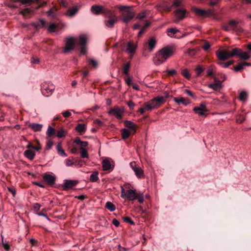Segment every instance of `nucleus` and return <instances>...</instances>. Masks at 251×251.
Wrapping results in <instances>:
<instances>
[{"mask_svg":"<svg viewBox=\"0 0 251 251\" xmlns=\"http://www.w3.org/2000/svg\"><path fill=\"white\" fill-rule=\"evenodd\" d=\"M174 51V48L172 47H166L162 48L156 53L153 58L154 64L159 65L165 62Z\"/></svg>","mask_w":251,"mask_h":251,"instance_id":"f257e3e1","label":"nucleus"},{"mask_svg":"<svg viewBox=\"0 0 251 251\" xmlns=\"http://www.w3.org/2000/svg\"><path fill=\"white\" fill-rule=\"evenodd\" d=\"M118 8L122 12L121 17L122 21L125 24L128 23L135 16V13L131 7L120 5Z\"/></svg>","mask_w":251,"mask_h":251,"instance_id":"f03ea898","label":"nucleus"},{"mask_svg":"<svg viewBox=\"0 0 251 251\" xmlns=\"http://www.w3.org/2000/svg\"><path fill=\"white\" fill-rule=\"evenodd\" d=\"M104 17L106 18L104 20V24L107 28H112L118 22V17L115 11L110 9L105 11Z\"/></svg>","mask_w":251,"mask_h":251,"instance_id":"7ed1b4c3","label":"nucleus"},{"mask_svg":"<svg viewBox=\"0 0 251 251\" xmlns=\"http://www.w3.org/2000/svg\"><path fill=\"white\" fill-rule=\"evenodd\" d=\"M163 97H157L144 104V108L147 110H151L159 108L165 102Z\"/></svg>","mask_w":251,"mask_h":251,"instance_id":"20e7f679","label":"nucleus"},{"mask_svg":"<svg viewBox=\"0 0 251 251\" xmlns=\"http://www.w3.org/2000/svg\"><path fill=\"white\" fill-rule=\"evenodd\" d=\"M54 89V85L50 82H43L41 86V91L42 94L47 97L52 94Z\"/></svg>","mask_w":251,"mask_h":251,"instance_id":"39448f33","label":"nucleus"},{"mask_svg":"<svg viewBox=\"0 0 251 251\" xmlns=\"http://www.w3.org/2000/svg\"><path fill=\"white\" fill-rule=\"evenodd\" d=\"M138 193L136 192L135 189H128L125 191L123 187H121V197L123 199H127L129 201H134L136 200L137 194Z\"/></svg>","mask_w":251,"mask_h":251,"instance_id":"423d86ee","label":"nucleus"},{"mask_svg":"<svg viewBox=\"0 0 251 251\" xmlns=\"http://www.w3.org/2000/svg\"><path fill=\"white\" fill-rule=\"evenodd\" d=\"M174 13L177 18L174 22L177 23L178 21L182 20L186 17L187 11L184 8H178L174 11Z\"/></svg>","mask_w":251,"mask_h":251,"instance_id":"0eeeda50","label":"nucleus"},{"mask_svg":"<svg viewBox=\"0 0 251 251\" xmlns=\"http://www.w3.org/2000/svg\"><path fill=\"white\" fill-rule=\"evenodd\" d=\"M124 112V107L120 108L118 106H115L113 108L110 109L108 113L109 115H114L117 119H120L122 118V114Z\"/></svg>","mask_w":251,"mask_h":251,"instance_id":"6e6552de","label":"nucleus"},{"mask_svg":"<svg viewBox=\"0 0 251 251\" xmlns=\"http://www.w3.org/2000/svg\"><path fill=\"white\" fill-rule=\"evenodd\" d=\"M87 42V37L86 35H81L79 36V44L80 46V54H85L87 52L86 44Z\"/></svg>","mask_w":251,"mask_h":251,"instance_id":"1a4fd4ad","label":"nucleus"},{"mask_svg":"<svg viewBox=\"0 0 251 251\" xmlns=\"http://www.w3.org/2000/svg\"><path fill=\"white\" fill-rule=\"evenodd\" d=\"M216 55L221 61H225L231 58L230 51L226 50H217Z\"/></svg>","mask_w":251,"mask_h":251,"instance_id":"9d476101","label":"nucleus"},{"mask_svg":"<svg viewBox=\"0 0 251 251\" xmlns=\"http://www.w3.org/2000/svg\"><path fill=\"white\" fill-rule=\"evenodd\" d=\"M109 9L104 8L103 6L99 5H93L91 7V12L95 15H99L101 13L104 16V12Z\"/></svg>","mask_w":251,"mask_h":251,"instance_id":"9b49d317","label":"nucleus"},{"mask_svg":"<svg viewBox=\"0 0 251 251\" xmlns=\"http://www.w3.org/2000/svg\"><path fill=\"white\" fill-rule=\"evenodd\" d=\"M75 40L73 37L66 38L65 47L64 48L65 52H68L72 50L75 45Z\"/></svg>","mask_w":251,"mask_h":251,"instance_id":"f8f14e48","label":"nucleus"},{"mask_svg":"<svg viewBox=\"0 0 251 251\" xmlns=\"http://www.w3.org/2000/svg\"><path fill=\"white\" fill-rule=\"evenodd\" d=\"M193 110L200 116H204L205 112L207 111L206 105L204 103H201L198 106H195Z\"/></svg>","mask_w":251,"mask_h":251,"instance_id":"ddd939ff","label":"nucleus"},{"mask_svg":"<svg viewBox=\"0 0 251 251\" xmlns=\"http://www.w3.org/2000/svg\"><path fill=\"white\" fill-rule=\"evenodd\" d=\"M43 178L45 182H46L48 185L50 186L53 185L54 184L56 180L55 176L48 174H44L43 176Z\"/></svg>","mask_w":251,"mask_h":251,"instance_id":"4468645a","label":"nucleus"},{"mask_svg":"<svg viewBox=\"0 0 251 251\" xmlns=\"http://www.w3.org/2000/svg\"><path fill=\"white\" fill-rule=\"evenodd\" d=\"M31 25L37 30H38L46 27V23L44 20L40 19L35 22L32 23Z\"/></svg>","mask_w":251,"mask_h":251,"instance_id":"2eb2a0df","label":"nucleus"},{"mask_svg":"<svg viewBox=\"0 0 251 251\" xmlns=\"http://www.w3.org/2000/svg\"><path fill=\"white\" fill-rule=\"evenodd\" d=\"M193 10L195 13V14L199 16H206L211 14L212 13L211 10H205L197 8H193Z\"/></svg>","mask_w":251,"mask_h":251,"instance_id":"dca6fc26","label":"nucleus"},{"mask_svg":"<svg viewBox=\"0 0 251 251\" xmlns=\"http://www.w3.org/2000/svg\"><path fill=\"white\" fill-rule=\"evenodd\" d=\"M78 183L76 180H65L63 184L64 189H69L75 186Z\"/></svg>","mask_w":251,"mask_h":251,"instance_id":"f3484780","label":"nucleus"},{"mask_svg":"<svg viewBox=\"0 0 251 251\" xmlns=\"http://www.w3.org/2000/svg\"><path fill=\"white\" fill-rule=\"evenodd\" d=\"M174 100L178 104H182L185 106L190 103V101L187 99L183 97L175 98Z\"/></svg>","mask_w":251,"mask_h":251,"instance_id":"a211bd4d","label":"nucleus"},{"mask_svg":"<svg viewBox=\"0 0 251 251\" xmlns=\"http://www.w3.org/2000/svg\"><path fill=\"white\" fill-rule=\"evenodd\" d=\"M79 7L77 6H75L71 8L68 10L66 15L70 17L74 16L78 12Z\"/></svg>","mask_w":251,"mask_h":251,"instance_id":"6ab92c4d","label":"nucleus"},{"mask_svg":"<svg viewBox=\"0 0 251 251\" xmlns=\"http://www.w3.org/2000/svg\"><path fill=\"white\" fill-rule=\"evenodd\" d=\"M156 44V41L154 38H151L148 42V46L150 51H152Z\"/></svg>","mask_w":251,"mask_h":251,"instance_id":"aec40b11","label":"nucleus"},{"mask_svg":"<svg viewBox=\"0 0 251 251\" xmlns=\"http://www.w3.org/2000/svg\"><path fill=\"white\" fill-rule=\"evenodd\" d=\"M29 126L33 131L37 132L41 130L43 125L40 124L32 123L29 124Z\"/></svg>","mask_w":251,"mask_h":251,"instance_id":"412c9836","label":"nucleus"},{"mask_svg":"<svg viewBox=\"0 0 251 251\" xmlns=\"http://www.w3.org/2000/svg\"><path fill=\"white\" fill-rule=\"evenodd\" d=\"M133 171L136 176L138 178H141L144 177V171L140 167H137L133 169Z\"/></svg>","mask_w":251,"mask_h":251,"instance_id":"4be33fe9","label":"nucleus"},{"mask_svg":"<svg viewBox=\"0 0 251 251\" xmlns=\"http://www.w3.org/2000/svg\"><path fill=\"white\" fill-rule=\"evenodd\" d=\"M24 155L26 158H28L30 160H32L34 159L35 155V153L32 150H27L25 151Z\"/></svg>","mask_w":251,"mask_h":251,"instance_id":"5701e85b","label":"nucleus"},{"mask_svg":"<svg viewBox=\"0 0 251 251\" xmlns=\"http://www.w3.org/2000/svg\"><path fill=\"white\" fill-rule=\"evenodd\" d=\"M136 49V47L133 43L129 42L127 45L126 51L130 54L133 53Z\"/></svg>","mask_w":251,"mask_h":251,"instance_id":"b1692460","label":"nucleus"},{"mask_svg":"<svg viewBox=\"0 0 251 251\" xmlns=\"http://www.w3.org/2000/svg\"><path fill=\"white\" fill-rule=\"evenodd\" d=\"M125 126L127 128L131 129L135 132L136 129V125L130 121H126L124 122Z\"/></svg>","mask_w":251,"mask_h":251,"instance_id":"393cba45","label":"nucleus"},{"mask_svg":"<svg viewBox=\"0 0 251 251\" xmlns=\"http://www.w3.org/2000/svg\"><path fill=\"white\" fill-rule=\"evenodd\" d=\"M75 130L80 134L83 133L86 130L85 125L82 124H78L75 127Z\"/></svg>","mask_w":251,"mask_h":251,"instance_id":"a878e982","label":"nucleus"},{"mask_svg":"<svg viewBox=\"0 0 251 251\" xmlns=\"http://www.w3.org/2000/svg\"><path fill=\"white\" fill-rule=\"evenodd\" d=\"M182 0H175L169 8L170 9L171 8H173L176 9L178 8L179 7L181 6L182 5Z\"/></svg>","mask_w":251,"mask_h":251,"instance_id":"bb28decb","label":"nucleus"},{"mask_svg":"<svg viewBox=\"0 0 251 251\" xmlns=\"http://www.w3.org/2000/svg\"><path fill=\"white\" fill-rule=\"evenodd\" d=\"M102 166L104 171H108L111 168V164L110 162L107 160L102 161Z\"/></svg>","mask_w":251,"mask_h":251,"instance_id":"cd10ccee","label":"nucleus"},{"mask_svg":"<svg viewBox=\"0 0 251 251\" xmlns=\"http://www.w3.org/2000/svg\"><path fill=\"white\" fill-rule=\"evenodd\" d=\"M181 75L185 78L190 80L191 78V74L187 69H184L181 71Z\"/></svg>","mask_w":251,"mask_h":251,"instance_id":"c85d7f7f","label":"nucleus"},{"mask_svg":"<svg viewBox=\"0 0 251 251\" xmlns=\"http://www.w3.org/2000/svg\"><path fill=\"white\" fill-rule=\"evenodd\" d=\"M56 149L58 153L62 156H67V154L62 149L61 144L59 143L56 146Z\"/></svg>","mask_w":251,"mask_h":251,"instance_id":"c756f323","label":"nucleus"},{"mask_svg":"<svg viewBox=\"0 0 251 251\" xmlns=\"http://www.w3.org/2000/svg\"><path fill=\"white\" fill-rule=\"evenodd\" d=\"M241 51V49L239 48H235L232 50L231 52H230V54L231 57H232L234 56H237L238 57L239 56L240 52Z\"/></svg>","mask_w":251,"mask_h":251,"instance_id":"7c9ffc66","label":"nucleus"},{"mask_svg":"<svg viewBox=\"0 0 251 251\" xmlns=\"http://www.w3.org/2000/svg\"><path fill=\"white\" fill-rule=\"evenodd\" d=\"M47 14L49 17L54 18L56 15V10L51 8L47 12Z\"/></svg>","mask_w":251,"mask_h":251,"instance_id":"2f4dec72","label":"nucleus"},{"mask_svg":"<svg viewBox=\"0 0 251 251\" xmlns=\"http://www.w3.org/2000/svg\"><path fill=\"white\" fill-rule=\"evenodd\" d=\"M238 22L236 21V20H232L231 21H230L228 23V25H230L232 27H231V29L234 30V31H237V29H236V26H237V25H238Z\"/></svg>","mask_w":251,"mask_h":251,"instance_id":"473e14b6","label":"nucleus"},{"mask_svg":"<svg viewBox=\"0 0 251 251\" xmlns=\"http://www.w3.org/2000/svg\"><path fill=\"white\" fill-rule=\"evenodd\" d=\"M105 207L111 212L115 211L116 209L115 206L110 201L106 202Z\"/></svg>","mask_w":251,"mask_h":251,"instance_id":"72a5a7b5","label":"nucleus"},{"mask_svg":"<svg viewBox=\"0 0 251 251\" xmlns=\"http://www.w3.org/2000/svg\"><path fill=\"white\" fill-rule=\"evenodd\" d=\"M98 172H94L90 176V181L91 182H96L99 179Z\"/></svg>","mask_w":251,"mask_h":251,"instance_id":"f704fd0d","label":"nucleus"},{"mask_svg":"<svg viewBox=\"0 0 251 251\" xmlns=\"http://www.w3.org/2000/svg\"><path fill=\"white\" fill-rule=\"evenodd\" d=\"M208 87L213 89L215 91H218L221 88V85L220 83L210 84L208 85Z\"/></svg>","mask_w":251,"mask_h":251,"instance_id":"c9c22d12","label":"nucleus"},{"mask_svg":"<svg viewBox=\"0 0 251 251\" xmlns=\"http://www.w3.org/2000/svg\"><path fill=\"white\" fill-rule=\"evenodd\" d=\"M122 138L123 139H127L130 135V131L126 129H123L121 131Z\"/></svg>","mask_w":251,"mask_h":251,"instance_id":"e433bc0d","label":"nucleus"},{"mask_svg":"<svg viewBox=\"0 0 251 251\" xmlns=\"http://www.w3.org/2000/svg\"><path fill=\"white\" fill-rule=\"evenodd\" d=\"M79 150H80V155L82 158H88V154L87 150L83 148V147H80Z\"/></svg>","mask_w":251,"mask_h":251,"instance_id":"4c0bfd02","label":"nucleus"},{"mask_svg":"<svg viewBox=\"0 0 251 251\" xmlns=\"http://www.w3.org/2000/svg\"><path fill=\"white\" fill-rule=\"evenodd\" d=\"M130 67V62L126 63L123 68L122 71L123 74L128 75L129 70Z\"/></svg>","mask_w":251,"mask_h":251,"instance_id":"58836bf2","label":"nucleus"},{"mask_svg":"<svg viewBox=\"0 0 251 251\" xmlns=\"http://www.w3.org/2000/svg\"><path fill=\"white\" fill-rule=\"evenodd\" d=\"M248 95L246 91H242L240 92L239 95V100L241 101H245L247 99Z\"/></svg>","mask_w":251,"mask_h":251,"instance_id":"ea45409f","label":"nucleus"},{"mask_svg":"<svg viewBox=\"0 0 251 251\" xmlns=\"http://www.w3.org/2000/svg\"><path fill=\"white\" fill-rule=\"evenodd\" d=\"M13 2L16 3L17 2H21L23 4H30L34 1H38V0H12Z\"/></svg>","mask_w":251,"mask_h":251,"instance_id":"a19ab883","label":"nucleus"},{"mask_svg":"<svg viewBox=\"0 0 251 251\" xmlns=\"http://www.w3.org/2000/svg\"><path fill=\"white\" fill-rule=\"evenodd\" d=\"M204 69L201 66L199 65L195 69V71L197 73V76H199L204 71Z\"/></svg>","mask_w":251,"mask_h":251,"instance_id":"79ce46f5","label":"nucleus"},{"mask_svg":"<svg viewBox=\"0 0 251 251\" xmlns=\"http://www.w3.org/2000/svg\"><path fill=\"white\" fill-rule=\"evenodd\" d=\"M58 27V25L55 24H51L48 27V30L50 32H54Z\"/></svg>","mask_w":251,"mask_h":251,"instance_id":"37998d69","label":"nucleus"},{"mask_svg":"<svg viewBox=\"0 0 251 251\" xmlns=\"http://www.w3.org/2000/svg\"><path fill=\"white\" fill-rule=\"evenodd\" d=\"M149 25H150V23L147 21H146L145 25L138 32V36H140L142 35V34L144 32L145 30L149 26Z\"/></svg>","mask_w":251,"mask_h":251,"instance_id":"c03bdc74","label":"nucleus"},{"mask_svg":"<svg viewBox=\"0 0 251 251\" xmlns=\"http://www.w3.org/2000/svg\"><path fill=\"white\" fill-rule=\"evenodd\" d=\"M137 200L140 203H142L144 201V195L143 193H138L137 194Z\"/></svg>","mask_w":251,"mask_h":251,"instance_id":"a18cd8bd","label":"nucleus"},{"mask_svg":"<svg viewBox=\"0 0 251 251\" xmlns=\"http://www.w3.org/2000/svg\"><path fill=\"white\" fill-rule=\"evenodd\" d=\"M233 63H234V61L233 60H230V61H228L227 62H225V63H224V62H219V64L221 66H222V67H224V68H227L230 65L232 64Z\"/></svg>","mask_w":251,"mask_h":251,"instance_id":"49530a36","label":"nucleus"},{"mask_svg":"<svg viewBox=\"0 0 251 251\" xmlns=\"http://www.w3.org/2000/svg\"><path fill=\"white\" fill-rule=\"evenodd\" d=\"M54 129L50 126H49L47 131V135L48 137H50L51 135H52L54 134Z\"/></svg>","mask_w":251,"mask_h":251,"instance_id":"de8ad7c7","label":"nucleus"},{"mask_svg":"<svg viewBox=\"0 0 251 251\" xmlns=\"http://www.w3.org/2000/svg\"><path fill=\"white\" fill-rule=\"evenodd\" d=\"M167 31H168V33L169 36H172L173 35H174L178 31V30L176 28H168Z\"/></svg>","mask_w":251,"mask_h":251,"instance_id":"09e8293b","label":"nucleus"},{"mask_svg":"<svg viewBox=\"0 0 251 251\" xmlns=\"http://www.w3.org/2000/svg\"><path fill=\"white\" fill-rule=\"evenodd\" d=\"M239 57H240L242 59L247 60V59H249L250 55L248 54V53L247 52H242V51H241Z\"/></svg>","mask_w":251,"mask_h":251,"instance_id":"8fccbe9b","label":"nucleus"},{"mask_svg":"<svg viewBox=\"0 0 251 251\" xmlns=\"http://www.w3.org/2000/svg\"><path fill=\"white\" fill-rule=\"evenodd\" d=\"M66 134V131L62 128L57 133V137L58 138H62L65 136Z\"/></svg>","mask_w":251,"mask_h":251,"instance_id":"3c124183","label":"nucleus"},{"mask_svg":"<svg viewBox=\"0 0 251 251\" xmlns=\"http://www.w3.org/2000/svg\"><path fill=\"white\" fill-rule=\"evenodd\" d=\"M147 15V12L144 11L139 13L137 16V18L140 20H142L146 17Z\"/></svg>","mask_w":251,"mask_h":251,"instance_id":"603ef678","label":"nucleus"},{"mask_svg":"<svg viewBox=\"0 0 251 251\" xmlns=\"http://www.w3.org/2000/svg\"><path fill=\"white\" fill-rule=\"evenodd\" d=\"M244 66L242 63H239L236 66L234 67V70L235 72H238L244 68Z\"/></svg>","mask_w":251,"mask_h":251,"instance_id":"864d4df0","label":"nucleus"},{"mask_svg":"<svg viewBox=\"0 0 251 251\" xmlns=\"http://www.w3.org/2000/svg\"><path fill=\"white\" fill-rule=\"evenodd\" d=\"M71 111H73V112H75L73 110H67L62 113V115L65 118H68L71 116Z\"/></svg>","mask_w":251,"mask_h":251,"instance_id":"5fc2aeb1","label":"nucleus"},{"mask_svg":"<svg viewBox=\"0 0 251 251\" xmlns=\"http://www.w3.org/2000/svg\"><path fill=\"white\" fill-rule=\"evenodd\" d=\"M124 222L127 223H129L130 224V225H134V222L130 218L128 217H125L124 218Z\"/></svg>","mask_w":251,"mask_h":251,"instance_id":"6e6d98bb","label":"nucleus"},{"mask_svg":"<svg viewBox=\"0 0 251 251\" xmlns=\"http://www.w3.org/2000/svg\"><path fill=\"white\" fill-rule=\"evenodd\" d=\"M32 11V10L30 9V8H25L21 11V13L22 14H23L24 15H25L26 14H31Z\"/></svg>","mask_w":251,"mask_h":251,"instance_id":"4d7b16f0","label":"nucleus"},{"mask_svg":"<svg viewBox=\"0 0 251 251\" xmlns=\"http://www.w3.org/2000/svg\"><path fill=\"white\" fill-rule=\"evenodd\" d=\"M53 146V142L50 140L49 141H47V144H46V149L47 150H50L51 147H52Z\"/></svg>","mask_w":251,"mask_h":251,"instance_id":"13d9d810","label":"nucleus"},{"mask_svg":"<svg viewBox=\"0 0 251 251\" xmlns=\"http://www.w3.org/2000/svg\"><path fill=\"white\" fill-rule=\"evenodd\" d=\"M170 7H171V5L170 6L168 5L167 4V2L164 3L162 5V7H163V9L166 11H170L172 9H173V8H171L170 9L169 8Z\"/></svg>","mask_w":251,"mask_h":251,"instance_id":"bf43d9fd","label":"nucleus"},{"mask_svg":"<svg viewBox=\"0 0 251 251\" xmlns=\"http://www.w3.org/2000/svg\"><path fill=\"white\" fill-rule=\"evenodd\" d=\"M245 119L243 116L240 115L236 119V121L238 123L241 124L244 121Z\"/></svg>","mask_w":251,"mask_h":251,"instance_id":"052dcab7","label":"nucleus"},{"mask_svg":"<svg viewBox=\"0 0 251 251\" xmlns=\"http://www.w3.org/2000/svg\"><path fill=\"white\" fill-rule=\"evenodd\" d=\"M184 92H185V93L187 94L188 96L191 97L193 98H194L195 97L194 94L192 93V92H191L189 90L185 89V90H184Z\"/></svg>","mask_w":251,"mask_h":251,"instance_id":"680f3d73","label":"nucleus"},{"mask_svg":"<svg viewBox=\"0 0 251 251\" xmlns=\"http://www.w3.org/2000/svg\"><path fill=\"white\" fill-rule=\"evenodd\" d=\"M74 164V162L71 159H68L66 160V165L67 166H71Z\"/></svg>","mask_w":251,"mask_h":251,"instance_id":"e2e57ef3","label":"nucleus"},{"mask_svg":"<svg viewBox=\"0 0 251 251\" xmlns=\"http://www.w3.org/2000/svg\"><path fill=\"white\" fill-rule=\"evenodd\" d=\"M126 84L129 86L133 84L132 82V79L130 77H129L126 79Z\"/></svg>","mask_w":251,"mask_h":251,"instance_id":"0e129e2a","label":"nucleus"},{"mask_svg":"<svg viewBox=\"0 0 251 251\" xmlns=\"http://www.w3.org/2000/svg\"><path fill=\"white\" fill-rule=\"evenodd\" d=\"M89 63L90 64L92 65L94 67H96L97 66V62L92 59H91L89 60Z\"/></svg>","mask_w":251,"mask_h":251,"instance_id":"69168bd1","label":"nucleus"},{"mask_svg":"<svg viewBox=\"0 0 251 251\" xmlns=\"http://www.w3.org/2000/svg\"><path fill=\"white\" fill-rule=\"evenodd\" d=\"M127 105H128V107H129V108L131 110L133 109L134 107L135 106L134 103L132 101H129L128 102Z\"/></svg>","mask_w":251,"mask_h":251,"instance_id":"338daca9","label":"nucleus"},{"mask_svg":"<svg viewBox=\"0 0 251 251\" xmlns=\"http://www.w3.org/2000/svg\"><path fill=\"white\" fill-rule=\"evenodd\" d=\"M40 207H41V205L38 203H36L34 204V206H33L34 209L36 211L39 210Z\"/></svg>","mask_w":251,"mask_h":251,"instance_id":"774afa93","label":"nucleus"}]
</instances>
